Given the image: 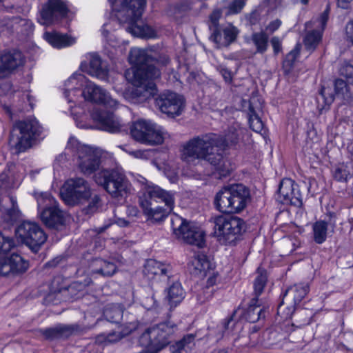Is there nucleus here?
I'll return each instance as SVG.
<instances>
[{"label": "nucleus", "mask_w": 353, "mask_h": 353, "mask_svg": "<svg viewBox=\"0 0 353 353\" xmlns=\"http://www.w3.org/2000/svg\"><path fill=\"white\" fill-rule=\"evenodd\" d=\"M128 59L135 67L132 81L134 88L130 93L132 100L134 103L146 101L157 92L156 84L152 81L161 75L157 65H166L170 60L166 55L153 57L147 50L140 48L132 49Z\"/></svg>", "instance_id": "obj_1"}, {"label": "nucleus", "mask_w": 353, "mask_h": 353, "mask_svg": "<svg viewBox=\"0 0 353 353\" xmlns=\"http://www.w3.org/2000/svg\"><path fill=\"white\" fill-rule=\"evenodd\" d=\"M216 137L214 133L196 136L184 144L181 159L188 163L195 160H203L214 169L216 179H222L230 175L231 166L219 150H216Z\"/></svg>", "instance_id": "obj_2"}, {"label": "nucleus", "mask_w": 353, "mask_h": 353, "mask_svg": "<svg viewBox=\"0 0 353 353\" xmlns=\"http://www.w3.org/2000/svg\"><path fill=\"white\" fill-rule=\"evenodd\" d=\"M177 325L170 321L162 322L147 328L139 336V344L147 350L140 353H158L175 337Z\"/></svg>", "instance_id": "obj_3"}, {"label": "nucleus", "mask_w": 353, "mask_h": 353, "mask_svg": "<svg viewBox=\"0 0 353 353\" xmlns=\"http://www.w3.org/2000/svg\"><path fill=\"white\" fill-rule=\"evenodd\" d=\"M16 247L13 237L0 233V276H17L25 273L29 268L28 261L20 254L10 252Z\"/></svg>", "instance_id": "obj_4"}, {"label": "nucleus", "mask_w": 353, "mask_h": 353, "mask_svg": "<svg viewBox=\"0 0 353 353\" xmlns=\"http://www.w3.org/2000/svg\"><path fill=\"white\" fill-rule=\"evenodd\" d=\"M42 127L35 118L16 122L10 132L9 143L19 151L30 148L32 142L41 137Z\"/></svg>", "instance_id": "obj_5"}, {"label": "nucleus", "mask_w": 353, "mask_h": 353, "mask_svg": "<svg viewBox=\"0 0 353 353\" xmlns=\"http://www.w3.org/2000/svg\"><path fill=\"white\" fill-rule=\"evenodd\" d=\"M210 221L214 224V236L226 244L239 240L246 230V224L242 219L230 214L212 217Z\"/></svg>", "instance_id": "obj_6"}, {"label": "nucleus", "mask_w": 353, "mask_h": 353, "mask_svg": "<svg viewBox=\"0 0 353 353\" xmlns=\"http://www.w3.org/2000/svg\"><path fill=\"white\" fill-rule=\"evenodd\" d=\"M94 180L113 198H124L130 190L125 176L115 169H104L95 174Z\"/></svg>", "instance_id": "obj_7"}, {"label": "nucleus", "mask_w": 353, "mask_h": 353, "mask_svg": "<svg viewBox=\"0 0 353 353\" xmlns=\"http://www.w3.org/2000/svg\"><path fill=\"white\" fill-rule=\"evenodd\" d=\"M60 195L66 205L74 206L88 201L91 196V188L83 178H71L61 187Z\"/></svg>", "instance_id": "obj_8"}, {"label": "nucleus", "mask_w": 353, "mask_h": 353, "mask_svg": "<svg viewBox=\"0 0 353 353\" xmlns=\"http://www.w3.org/2000/svg\"><path fill=\"white\" fill-rule=\"evenodd\" d=\"M171 226L176 239L199 248L204 247L205 242L203 231L191 222L175 214L171 218Z\"/></svg>", "instance_id": "obj_9"}, {"label": "nucleus", "mask_w": 353, "mask_h": 353, "mask_svg": "<svg viewBox=\"0 0 353 353\" xmlns=\"http://www.w3.org/2000/svg\"><path fill=\"white\" fill-rule=\"evenodd\" d=\"M115 16L121 24L137 22L144 11L146 0H110Z\"/></svg>", "instance_id": "obj_10"}, {"label": "nucleus", "mask_w": 353, "mask_h": 353, "mask_svg": "<svg viewBox=\"0 0 353 353\" xmlns=\"http://www.w3.org/2000/svg\"><path fill=\"white\" fill-rule=\"evenodd\" d=\"M38 208L42 209L41 219L50 228L58 230L65 223L63 212L60 210L57 201L49 194H42L37 199Z\"/></svg>", "instance_id": "obj_11"}, {"label": "nucleus", "mask_w": 353, "mask_h": 353, "mask_svg": "<svg viewBox=\"0 0 353 353\" xmlns=\"http://www.w3.org/2000/svg\"><path fill=\"white\" fill-rule=\"evenodd\" d=\"M17 237L37 253L47 240V235L38 223L23 221L15 230Z\"/></svg>", "instance_id": "obj_12"}, {"label": "nucleus", "mask_w": 353, "mask_h": 353, "mask_svg": "<svg viewBox=\"0 0 353 353\" xmlns=\"http://www.w3.org/2000/svg\"><path fill=\"white\" fill-rule=\"evenodd\" d=\"M132 137L137 141L147 145H159L163 142L162 133L157 130L155 124L143 119H139L130 127Z\"/></svg>", "instance_id": "obj_13"}, {"label": "nucleus", "mask_w": 353, "mask_h": 353, "mask_svg": "<svg viewBox=\"0 0 353 353\" xmlns=\"http://www.w3.org/2000/svg\"><path fill=\"white\" fill-rule=\"evenodd\" d=\"M155 104L162 113L173 118L182 113L185 108V99L176 92L167 90L155 99Z\"/></svg>", "instance_id": "obj_14"}, {"label": "nucleus", "mask_w": 353, "mask_h": 353, "mask_svg": "<svg viewBox=\"0 0 353 353\" xmlns=\"http://www.w3.org/2000/svg\"><path fill=\"white\" fill-rule=\"evenodd\" d=\"M69 12L67 1L64 0H48L40 11L43 25H50L67 17Z\"/></svg>", "instance_id": "obj_15"}, {"label": "nucleus", "mask_w": 353, "mask_h": 353, "mask_svg": "<svg viewBox=\"0 0 353 353\" xmlns=\"http://www.w3.org/2000/svg\"><path fill=\"white\" fill-rule=\"evenodd\" d=\"M78 153V166L85 175H90L99 169L101 154L97 148L88 145L80 147Z\"/></svg>", "instance_id": "obj_16"}, {"label": "nucleus", "mask_w": 353, "mask_h": 353, "mask_svg": "<svg viewBox=\"0 0 353 353\" xmlns=\"http://www.w3.org/2000/svg\"><path fill=\"white\" fill-rule=\"evenodd\" d=\"M277 200L284 205L301 207L303 201L299 185L290 179H283L278 190Z\"/></svg>", "instance_id": "obj_17"}, {"label": "nucleus", "mask_w": 353, "mask_h": 353, "mask_svg": "<svg viewBox=\"0 0 353 353\" xmlns=\"http://www.w3.org/2000/svg\"><path fill=\"white\" fill-rule=\"evenodd\" d=\"M91 327L79 324H59L54 327L41 329L39 332L47 340L68 339L72 335L83 334Z\"/></svg>", "instance_id": "obj_18"}, {"label": "nucleus", "mask_w": 353, "mask_h": 353, "mask_svg": "<svg viewBox=\"0 0 353 353\" xmlns=\"http://www.w3.org/2000/svg\"><path fill=\"white\" fill-rule=\"evenodd\" d=\"M81 94L85 101L103 104L109 108H116L119 105L118 101L111 98L104 89L89 81H87Z\"/></svg>", "instance_id": "obj_19"}, {"label": "nucleus", "mask_w": 353, "mask_h": 353, "mask_svg": "<svg viewBox=\"0 0 353 353\" xmlns=\"http://www.w3.org/2000/svg\"><path fill=\"white\" fill-rule=\"evenodd\" d=\"M91 117L99 125L101 130L111 133H118L125 130L124 125L111 112L96 108L92 112Z\"/></svg>", "instance_id": "obj_20"}, {"label": "nucleus", "mask_w": 353, "mask_h": 353, "mask_svg": "<svg viewBox=\"0 0 353 353\" xmlns=\"http://www.w3.org/2000/svg\"><path fill=\"white\" fill-rule=\"evenodd\" d=\"M16 199L10 195L0 198V218L8 225H12L19 217Z\"/></svg>", "instance_id": "obj_21"}, {"label": "nucleus", "mask_w": 353, "mask_h": 353, "mask_svg": "<svg viewBox=\"0 0 353 353\" xmlns=\"http://www.w3.org/2000/svg\"><path fill=\"white\" fill-rule=\"evenodd\" d=\"M24 63V57L18 50L4 52L0 56V79L7 77L12 71Z\"/></svg>", "instance_id": "obj_22"}, {"label": "nucleus", "mask_w": 353, "mask_h": 353, "mask_svg": "<svg viewBox=\"0 0 353 353\" xmlns=\"http://www.w3.org/2000/svg\"><path fill=\"white\" fill-rule=\"evenodd\" d=\"M140 199H146L148 201L157 203L163 202L164 207L174 208V194L172 192L166 191L159 186L149 187L146 191L139 197Z\"/></svg>", "instance_id": "obj_23"}, {"label": "nucleus", "mask_w": 353, "mask_h": 353, "mask_svg": "<svg viewBox=\"0 0 353 353\" xmlns=\"http://www.w3.org/2000/svg\"><path fill=\"white\" fill-rule=\"evenodd\" d=\"M309 290L310 287L307 283H301L290 286L283 294L282 301L279 305L278 310H281L285 300L290 305L292 304L293 307L299 305L307 294Z\"/></svg>", "instance_id": "obj_24"}, {"label": "nucleus", "mask_w": 353, "mask_h": 353, "mask_svg": "<svg viewBox=\"0 0 353 353\" xmlns=\"http://www.w3.org/2000/svg\"><path fill=\"white\" fill-rule=\"evenodd\" d=\"M88 63H82L81 68L88 74L99 79L105 80L108 77V70L102 65L100 56L97 53H91L88 55Z\"/></svg>", "instance_id": "obj_25"}, {"label": "nucleus", "mask_w": 353, "mask_h": 353, "mask_svg": "<svg viewBox=\"0 0 353 353\" xmlns=\"http://www.w3.org/2000/svg\"><path fill=\"white\" fill-rule=\"evenodd\" d=\"M171 267L154 259H148L145 261L143 269V274L148 280L156 277H170Z\"/></svg>", "instance_id": "obj_26"}, {"label": "nucleus", "mask_w": 353, "mask_h": 353, "mask_svg": "<svg viewBox=\"0 0 353 353\" xmlns=\"http://www.w3.org/2000/svg\"><path fill=\"white\" fill-rule=\"evenodd\" d=\"M262 303L261 299L252 298L248 308L241 313V317L252 323L264 319L268 310L265 307L261 306Z\"/></svg>", "instance_id": "obj_27"}, {"label": "nucleus", "mask_w": 353, "mask_h": 353, "mask_svg": "<svg viewBox=\"0 0 353 353\" xmlns=\"http://www.w3.org/2000/svg\"><path fill=\"white\" fill-rule=\"evenodd\" d=\"M139 204L143 209V213L148 219L155 221H163L172 211V208L157 205L153 202L148 201L146 199H140Z\"/></svg>", "instance_id": "obj_28"}, {"label": "nucleus", "mask_w": 353, "mask_h": 353, "mask_svg": "<svg viewBox=\"0 0 353 353\" xmlns=\"http://www.w3.org/2000/svg\"><path fill=\"white\" fill-rule=\"evenodd\" d=\"M214 203L216 210L225 214L234 213L231 185L224 186L216 193Z\"/></svg>", "instance_id": "obj_29"}, {"label": "nucleus", "mask_w": 353, "mask_h": 353, "mask_svg": "<svg viewBox=\"0 0 353 353\" xmlns=\"http://www.w3.org/2000/svg\"><path fill=\"white\" fill-rule=\"evenodd\" d=\"M232 197L234 213L241 212L250 199V190L241 183L231 185Z\"/></svg>", "instance_id": "obj_30"}, {"label": "nucleus", "mask_w": 353, "mask_h": 353, "mask_svg": "<svg viewBox=\"0 0 353 353\" xmlns=\"http://www.w3.org/2000/svg\"><path fill=\"white\" fill-rule=\"evenodd\" d=\"M7 30L17 35L29 36L34 30V24L31 21L21 17H13L6 24Z\"/></svg>", "instance_id": "obj_31"}, {"label": "nucleus", "mask_w": 353, "mask_h": 353, "mask_svg": "<svg viewBox=\"0 0 353 353\" xmlns=\"http://www.w3.org/2000/svg\"><path fill=\"white\" fill-rule=\"evenodd\" d=\"M210 267L208 256L200 251L194 253L188 263L189 271L194 275L205 276Z\"/></svg>", "instance_id": "obj_32"}, {"label": "nucleus", "mask_w": 353, "mask_h": 353, "mask_svg": "<svg viewBox=\"0 0 353 353\" xmlns=\"http://www.w3.org/2000/svg\"><path fill=\"white\" fill-rule=\"evenodd\" d=\"M238 30L234 26L225 28L222 32L218 30L214 31L210 39L216 43L219 47H227L233 43L237 37Z\"/></svg>", "instance_id": "obj_33"}, {"label": "nucleus", "mask_w": 353, "mask_h": 353, "mask_svg": "<svg viewBox=\"0 0 353 353\" xmlns=\"http://www.w3.org/2000/svg\"><path fill=\"white\" fill-rule=\"evenodd\" d=\"M86 82L87 79L82 74H74L65 81L64 85V95L69 103L73 101L72 98L70 97V93L79 92L80 88L83 87Z\"/></svg>", "instance_id": "obj_34"}, {"label": "nucleus", "mask_w": 353, "mask_h": 353, "mask_svg": "<svg viewBox=\"0 0 353 353\" xmlns=\"http://www.w3.org/2000/svg\"><path fill=\"white\" fill-rule=\"evenodd\" d=\"M216 137L217 143L215 145L216 150H219V152L223 154V150L226 147H231L236 145L239 139V135L236 130L234 128L229 129L228 132L222 137L219 134H214Z\"/></svg>", "instance_id": "obj_35"}, {"label": "nucleus", "mask_w": 353, "mask_h": 353, "mask_svg": "<svg viewBox=\"0 0 353 353\" xmlns=\"http://www.w3.org/2000/svg\"><path fill=\"white\" fill-rule=\"evenodd\" d=\"M43 38L54 48H61L72 45L75 41L73 38L66 34H59L56 32H46Z\"/></svg>", "instance_id": "obj_36"}, {"label": "nucleus", "mask_w": 353, "mask_h": 353, "mask_svg": "<svg viewBox=\"0 0 353 353\" xmlns=\"http://www.w3.org/2000/svg\"><path fill=\"white\" fill-rule=\"evenodd\" d=\"M125 29L137 37L154 38L157 36L156 30L152 27L146 24L139 25L138 21L127 25L125 26Z\"/></svg>", "instance_id": "obj_37"}, {"label": "nucleus", "mask_w": 353, "mask_h": 353, "mask_svg": "<svg viewBox=\"0 0 353 353\" xmlns=\"http://www.w3.org/2000/svg\"><path fill=\"white\" fill-rule=\"evenodd\" d=\"M196 336L193 334L185 335L181 340L170 346L171 353H190L194 346Z\"/></svg>", "instance_id": "obj_38"}, {"label": "nucleus", "mask_w": 353, "mask_h": 353, "mask_svg": "<svg viewBox=\"0 0 353 353\" xmlns=\"http://www.w3.org/2000/svg\"><path fill=\"white\" fill-rule=\"evenodd\" d=\"M335 96L343 101L344 103H350L352 101V93L347 82L343 79H336L334 82Z\"/></svg>", "instance_id": "obj_39"}, {"label": "nucleus", "mask_w": 353, "mask_h": 353, "mask_svg": "<svg viewBox=\"0 0 353 353\" xmlns=\"http://www.w3.org/2000/svg\"><path fill=\"white\" fill-rule=\"evenodd\" d=\"M185 292L181 283L174 282L168 289L167 299L171 308L175 307L184 298Z\"/></svg>", "instance_id": "obj_40"}, {"label": "nucleus", "mask_w": 353, "mask_h": 353, "mask_svg": "<svg viewBox=\"0 0 353 353\" xmlns=\"http://www.w3.org/2000/svg\"><path fill=\"white\" fill-rule=\"evenodd\" d=\"M332 176L337 182L347 183L352 177V174L347 164L341 163L333 167Z\"/></svg>", "instance_id": "obj_41"}, {"label": "nucleus", "mask_w": 353, "mask_h": 353, "mask_svg": "<svg viewBox=\"0 0 353 353\" xmlns=\"http://www.w3.org/2000/svg\"><path fill=\"white\" fill-rule=\"evenodd\" d=\"M327 228V223L325 221L320 220L313 223V239L316 243L322 244L326 241Z\"/></svg>", "instance_id": "obj_42"}, {"label": "nucleus", "mask_w": 353, "mask_h": 353, "mask_svg": "<svg viewBox=\"0 0 353 353\" xmlns=\"http://www.w3.org/2000/svg\"><path fill=\"white\" fill-rule=\"evenodd\" d=\"M268 35L264 32H254L251 40L256 47V53L263 54L268 48Z\"/></svg>", "instance_id": "obj_43"}, {"label": "nucleus", "mask_w": 353, "mask_h": 353, "mask_svg": "<svg viewBox=\"0 0 353 353\" xmlns=\"http://www.w3.org/2000/svg\"><path fill=\"white\" fill-rule=\"evenodd\" d=\"M322 39V31L313 30L306 33L304 38V45L307 50L313 51Z\"/></svg>", "instance_id": "obj_44"}, {"label": "nucleus", "mask_w": 353, "mask_h": 353, "mask_svg": "<svg viewBox=\"0 0 353 353\" xmlns=\"http://www.w3.org/2000/svg\"><path fill=\"white\" fill-rule=\"evenodd\" d=\"M248 121L250 127L253 131L260 132L263 130V123L257 114L251 101L249 102L248 107Z\"/></svg>", "instance_id": "obj_45"}, {"label": "nucleus", "mask_w": 353, "mask_h": 353, "mask_svg": "<svg viewBox=\"0 0 353 353\" xmlns=\"http://www.w3.org/2000/svg\"><path fill=\"white\" fill-rule=\"evenodd\" d=\"M100 263V268L93 270L94 273L99 274L103 276H111L115 272L117 267L114 263L108 262L103 260H97Z\"/></svg>", "instance_id": "obj_46"}, {"label": "nucleus", "mask_w": 353, "mask_h": 353, "mask_svg": "<svg viewBox=\"0 0 353 353\" xmlns=\"http://www.w3.org/2000/svg\"><path fill=\"white\" fill-rule=\"evenodd\" d=\"M88 204L82 210L85 214H92L98 211L101 206V199L99 195L91 194V196L88 199Z\"/></svg>", "instance_id": "obj_47"}, {"label": "nucleus", "mask_w": 353, "mask_h": 353, "mask_svg": "<svg viewBox=\"0 0 353 353\" xmlns=\"http://www.w3.org/2000/svg\"><path fill=\"white\" fill-rule=\"evenodd\" d=\"M268 281L266 273L259 274L254 281V292L252 298H257L263 293Z\"/></svg>", "instance_id": "obj_48"}, {"label": "nucleus", "mask_w": 353, "mask_h": 353, "mask_svg": "<svg viewBox=\"0 0 353 353\" xmlns=\"http://www.w3.org/2000/svg\"><path fill=\"white\" fill-rule=\"evenodd\" d=\"M123 312L117 307L106 308L103 312L105 319L111 323H119L122 319Z\"/></svg>", "instance_id": "obj_49"}, {"label": "nucleus", "mask_w": 353, "mask_h": 353, "mask_svg": "<svg viewBox=\"0 0 353 353\" xmlns=\"http://www.w3.org/2000/svg\"><path fill=\"white\" fill-rule=\"evenodd\" d=\"M92 283L91 279L86 276L83 279H78L72 282L68 288V290L72 292L73 291H78L79 292L84 291L86 287Z\"/></svg>", "instance_id": "obj_50"}, {"label": "nucleus", "mask_w": 353, "mask_h": 353, "mask_svg": "<svg viewBox=\"0 0 353 353\" xmlns=\"http://www.w3.org/2000/svg\"><path fill=\"white\" fill-rule=\"evenodd\" d=\"M245 5V0H234L227 7V15L236 14L241 12Z\"/></svg>", "instance_id": "obj_51"}, {"label": "nucleus", "mask_w": 353, "mask_h": 353, "mask_svg": "<svg viewBox=\"0 0 353 353\" xmlns=\"http://www.w3.org/2000/svg\"><path fill=\"white\" fill-rule=\"evenodd\" d=\"M214 294V289L210 286L203 288L197 294L196 299L200 304L205 303L212 299Z\"/></svg>", "instance_id": "obj_52"}, {"label": "nucleus", "mask_w": 353, "mask_h": 353, "mask_svg": "<svg viewBox=\"0 0 353 353\" xmlns=\"http://www.w3.org/2000/svg\"><path fill=\"white\" fill-rule=\"evenodd\" d=\"M222 15V11L220 9H215L209 17V28L212 32L219 30V21Z\"/></svg>", "instance_id": "obj_53"}, {"label": "nucleus", "mask_w": 353, "mask_h": 353, "mask_svg": "<svg viewBox=\"0 0 353 353\" xmlns=\"http://www.w3.org/2000/svg\"><path fill=\"white\" fill-rule=\"evenodd\" d=\"M122 339V336L119 332H112L109 333L107 335H100L97 337V341L99 342H107V343H115L119 341Z\"/></svg>", "instance_id": "obj_54"}, {"label": "nucleus", "mask_w": 353, "mask_h": 353, "mask_svg": "<svg viewBox=\"0 0 353 353\" xmlns=\"http://www.w3.org/2000/svg\"><path fill=\"white\" fill-rule=\"evenodd\" d=\"M139 323L137 321H132L130 322H127L121 326V330L119 331L122 338L125 336L129 335L133 331L136 330L138 328Z\"/></svg>", "instance_id": "obj_55"}, {"label": "nucleus", "mask_w": 353, "mask_h": 353, "mask_svg": "<svg viewBox=\"0 0 353 353\" xmlns=\"http://www.w3.org/2000/svg\"><path fill=\"white\" fill-rule=\"evenodd\" d=\"M340 75L347 79L348 83L353 77V65L344 63L339 69Z\"/></svg>", "instance_id": "obj_56"}, {"label": "nucleus", "mask_w": 353, "mask_h": 353, "mask_svg": "<svg viewBox=\"0 0 353 353\" xmlns=\"http://www.w3.org/2000/svg\"><path fill=\"white\" fill-rule=\"evenodd\" d=\"M318 101L321 99L325 105H330L334 99V97L331 93H327V89L322 88L319 92V97L317 98Z\"/></svg>", "instance_id": "obj_57"}, {"label": "nucleus", "mask_w": 353, "mask_h": 353, "mask_svg": "<svg viewBox=\"0 0 353 353\" xmlns=\"http://www.w3.org/2000/svg\"><path fill=\"white\" fill-rule=\"evenodd\" d=\"M271 45L273 48L274 54H278L282 51V43L279 37H273L270 40Z\"/></svg>", "instance_id": "obj_58"}, {"label": "nucleus", "mask_w": 353, "mask_h": 353, "mask_svg": "<svg viewBox=\"0 0 353 353\" xmlns=\"http://www.w3.org/2000/svg\"><path fill=\"white\" fill-rule=\"evenodd\" d=\"M220 74L227 83H231L233 79L232 72L227 68L220 67L219 69Z\"/></svg>", "instance_id": "obj_59"}, {"label": "nucleus", "mask_w": 353, "mask_h": 353, "mask_svg": "<svg viewBox=\"0 0 353 353\" xmlns=\"http://www.w3.org/2000/svg\"><path fill=\"white\" fill-rule=\"evenodd\" d=\"M345 35L346 40L353 46V19L346 24Z\"/></svg>", "instance_id": "obj_60"}, {"label": "nucleus", "mask_w": 353, "mask_h": 353, "mask_svg": "<svg viewBox=\"0 0 353 353\" xmlns=\"http://www.w3.org/2000/svg\"><path fill=\"white\" fill-rule=\"evenodd\" d=\"M10 187V177L8 176V171L4 170L0 174V188H8Z\"/></svg>", "instance_id": "obj_61"}, {"label": "nucleus", "mask_w": 353, "mask_h": 353, "mask_svg": "<svg viewBox=\"0 0 353 353\" xmlns=\"http://www.w3.org/2000/svg\"><path fill=\"white\" fill-rule=\"evenodd\" d=\"M307 190L313 195L319 193L318 183L314 178L308 179Z\"/></svg>", "instance_id": "obj_62"}, {"label": "nucleus", "mask_w": 353, "mask_h": 353, "mask_svg": "<svg viewBox=\"0 0 353 353\" xmlns=\"http://www.w3.org/2000/svg\"><path fill=\"white\" fill-rule=\"evenodd\" d=\"M65 258L63 256H57L52 259L51 261H49L45 264V268H56L58 265H61L64 262Z\"/></svg>", "instance_id": "obj_63"}, {"label": "nucleus", "mask_w": 353, "mask_h": 353, "mask_svg": "<svg viewBox=\"0 0 353 353\" xmlns=\"http://www.w3.org/2000/svg\"><path fill=\"white\" fill-rule=\"evenodd\" d=\"M261 19V13L259 10H253L248 16V20L251 25H256Z\"/></svg>", "instance_id": "obj_64"}]
</instances>
